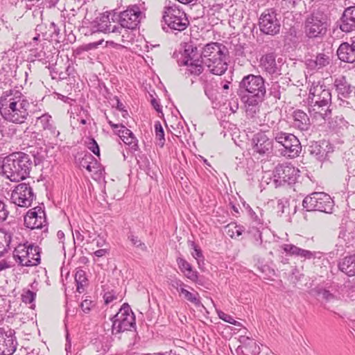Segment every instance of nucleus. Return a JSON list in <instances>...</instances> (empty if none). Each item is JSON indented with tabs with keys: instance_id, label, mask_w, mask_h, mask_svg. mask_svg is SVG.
<instances>
[{
	"instance_id": "12",
	"label": "nucleus",
	"mask_w": 355,
	"mask_h": 355,
	"mask_svg": "<svg viewBox=\"0 0 355 355\" xmlns=\"http://www.w3.org/2000/svg\"><path fill=\"white\" fill-rule=\"evenodd\" d=\"M30 103L27 99L24 98L10 105V107L4 111L1 115L2 117L11 123L16 124L24 123L28 116V107Z\"/></svg>"
},
{
	"instance_id": "35",
	"label": "nucleus",
	"mask_w": 355,
	"mask_h": 355,
	"mask_svg": "<svg viewBox=\"0 0 355 355\" xmlns=\"http://www.w3.org/2000/svg\"><path fill=\"white\" fill-rule=\"evenodd\" d=\"M205 64L203 60H196L195 62L190 61L189 64H178L179 66H187L188 69L185 73L188 75L199 76L204 70L202 64Z\"/></svg>"
},
{
	"instance_id": "55",
	"label": "nucleus",
	"mask_w": 355,
	"mask_h": 355,
	"mask_svg": "<svg viewBox=\"0 0 355 355\" xmlns=\"http://www.w3.org/2000/svg\"><path fill=\"white\" fill-rule=\"evenodd\" d=\"M103 299L105 304H109L114 300L117 299V295L115 291L112 290L111 291L105 292L103 295Z\"/></svg>"
},
{
	"instance_id": "1",
	"label": "nucleus",
	"mask_w": 355,
	"mask_h": 355,
	"mask_svg": "<svg viewBox=\"0 0 355 355\" xmlns=\"http://www.w3.org/2000/svg\"><path fill=\"white\" fill-rule=\"evenodd\" d=\"M265 80L260 75L248 74L239 83L237 94L244 103L247 115L253 118L266 96Z\"/></svg>"
},
{
	"instance_id": "4",
	"label": "nucleus",
	"mask_w": 355,
	"mask_h": 355,
	"mask_svg": "<svg viewBox=\"0 0 355 355\" xmlns=\"http://www.w3.org/2000/svg\"><path fill=\"white\" fill-rule=\"evenodd\" d=\"M228 55V49L224 44L210 42L203 47L200 57L211 73L220 76L227 69Z\"/></svg>"
},
{
	"instance_id": "31",
	"label": "nucleus",
	"mask_w": 355,
	"mask_h": 355,
	"mask_svg": "<svg viewBox=\"0 0 355 355\" xmlns=\"http://www.w3.org/2000/svg\"><path fill=\"white\" fill-rule=\"evenodd\" d=\"M110 12H105L99 17L91 22V31L92 33L104 32L106 33L110 29Z\"/></svg>"
},
{
	"instance_id": "61",
	"label": "nucleus",
	"mask_w": 355,
	"mask_h": 355,
	"mask_svg": "<svg viewBox=\"0 0 355 355\" xmlns=\"http://www.w3.org/2000/svg\"><path fill=\"white\" fill-rule=\"evenodd\" d=\"M169 284L174 288L177 289L178 292L180 288H183V286H186L180 279L177 278L171 279Z\"/></svg>"
},
{
	"instance_id": "17",
	"label": "nucleus",
	"mask_w": 355,
	"mask_h": 355,
	"mask_svg": "<svg viewBox=\"0 0 355 355\" xmlns=\"http://www.w3.org/2000/svg\"><path fill=\"white\" fill-rule=\"evenodd\" d=\"M17 346L15 331L8 327H0V355H12Z\"/></svg>"
},
{
	"instance_id": "32",
	"label": "nucleus",
	"mask_w": 355,
	"mask_h": 355,
	"mask_svg": "<svg viewBox=\"0 0 355 355\" xmlns=\"http://www.w3.org/2000/svg\"><path fill=\"white\" fill-rule=\"evenodd\" d=\"M238 355H257L259 352V347L254 339L246 337L243 345L236 349Z\"/></svg>"
},
{
	"instance_id": "37",
	"label": "nucleus",
	"mask_w": 355,
	"mask_h": 355,
	"mask_svg": "<svg viewBox=\"0 0 355 355\" xmlns=\"http://www.w3.org/2000/svg\"><path fill=\"white\" fill-rule=\"evenodd\" d=\"M11 240V234L0 229V257L7 252Z\"/></svg>"
},
{
	"instance_id": "45",
	"label": "nucleus",
	"mask_w": 355,
	"mask_h": 355,
	"mask_svg": "<svg viewBox=\"0 0 355 355\" xmlns=\"http://www.w3.org/2000/svg\"><path fill=\"white\" fill-rule=\"evenodd\" d=\"M188 244L189 246H190L193 250V252H191V255L197 260L198 264H200V261H204V256L202 250L193 241H189Z\"/></svg>"
},
{
	"instance_id": "29",
	"label": "nucleus",
	"mask_w": 355,
	"mask_h": 355,
	"mask_svg": "<svg viewBox=\"0 0 355 355\" xmlns=\"http://www.w3.org/2000/svg\"><path fill=\"white\" fill-rule=\"evenodd\" d=\"M293 126L300 131H307L311 128L309 116L302 110H296L293 113Z\"/></svg>"
},
{
	"instance_id": "56",
	"label": "nucleus",
	"mask_w": 355,
	"mask_h": 355,
	"mask_svg": "<svg viewBox=\"0 0 355 355\" xmlns=\"http://www.w3.org/2000/svg\"><path fill=\"white\" fill-rule=\"evenodd\" d=\"M31 55L34 57L35 60L39 61L44 60L46 58V52L43 50H38L37 49L31 50Z\"/></svg>"
},
{
	"instance_id": "63",
	"label": "nucleus",
	"mask_w": 355,
	"mask_h": 355,
	"mask_svg": "<svg viewBox=\"0 0 355 355\" xmlns=\"http://www.w3.org/2000/svg\"><path fill=\"white\" fill-rule=\"evenodd\" d=\"M150 103H151V105L153 107V108L158 113H162V107L156 98H152Z\"/></svg>"
},
{
	"instance_id": "26",
	"label": "nucleus",
	"mask_w": 355,
	"mask_h": 355,
	"mask_svg": "<svg viewBox=\"0 0 355 355\" xmlns=\"http://www.w3.org/2000/svg\"><path fill=\"white\" fill-rule=\"evenodd\" d=\"M277 55L274 52L263 55L259 60L261 69L270 75L278 74L279 68L276 62Z\"/></svg>"
},
{
	"instance_id": "62",
	"label": "nucleus",
	"mask_w": 355,
	"mask_h": 355,
	"mask_svg": "<svg viewBox=\"0 0 355 355\" xmlns=\"http://www.w3.org/2000/svg\"><path fill=\"white\" fill-rule=\"evenodd\" d=\"M287 204H288L287 200H278L277 205V213L280 214H279L280 216L285 212L284 209L286 208Z\"/></svg>"
},
{
	"instance_id": "30",
	"label": "nucleus",
	"mask_w": 355,
	"mask_h": 355,
	"mask_svg": "<svg viewBox=\"0 0 355 355\" xmlns=\"http://www.w3.org/2000/svg\"><path fill=\"white\" fill-rule=\"evenodd\" d=\"M176 261L180 271L184 273L188 279L198 284H202L201 281L198 279V272L193 270L192 266L186 259L182 257H178Z\"/></svg>"
},
{
	"instance_id": "54",
	"label": "nucleus",
	"mask_w": 355,
	"mask_h": 355,
	"mask_svg": "<svg viewBox=\"0 0 355 355\" xmlns=\"http://www.w3.org/2000/svg\"><path fill=\"white\" fill-rule=\"evenodd\" d=\"M9 214V211L6 208V205L3 200L0 199V222L6 220Z\"/></svg>"
},
{
	"instance_id": "23",
	"label": "nucleus",
	"mask_w": 355,
	"mask_h": 355,
	"mask_svg": "<svg viewBox=\"0 0 355 355\" xmlns=\"http://www.w3.org/2000/svg\"><path fill=\"white\" fill-rule=\"evenodd\" d=\"M338 59L344 62H355V39L351 38L350 42H343L336 51Z\"/></svg>"
},
{
	"instance_id": "64",
	"label": "nucleus",
	"mask_w": 355,
	"mask_h": 355,
	"mask_svg": "<svg viewBox=\"0 0 355 355\" xmlns=\"http://www.w3.org/2000/svg\"><path fill=\"white\" fill-rule=\"evenodd\" d=\"M65 71L69 78H74L76 74V70L74 69V67L69 63V64L66 67Z\"/></svg>"
},
{
	"instance_id": "28",
	"label": "nucleus",
	"mask_w": 355,
	"mask_h": 355,
	"mask_svg": "<svg viewBox=\"0 0 355 355\" xmlns=\"http://www.w3.org/2000/svg\"><path fill=\"white\" fill-rule=\"evenodd\" d=\"M331 58L329 54L324 53H317L315 58H308L305 60L307 69L310 70H319L330 64Z\"/></svg>"
},
{
	"instance_id": "59",
	"label": "nucleus",
	"mask_w": 355,
	"mask_h": 355,
	"mask_svg": "<svg viewBox=\"0 0 355 355\" xmlns=\"http://www.w3.org/2000/svg\"><path fill=\"white\" fill-rule=\"evenodd\" d=\"M234 55L237 57H243L245 55V46L240 43L234 45Z\"/></svg>"
},
{
	"instance_id": "13",
	"label": "nucleus",
	"mask_w": 355,
	"mask_h": 355,
	"mask_svg": "<svg viewBox=\"0 0 355 355\" xmlns=\"http://www.w3.org/2000/svg\"><path fill=\"white\" fill-rule=\"evenodd\" d=\"M273 8L266 9L261 13L259 19V26L261 32L266 35H276L280 31V21Z\"/></svg>"
},
{
	"instance_id": "15",
	"label": "nucleus",
	"mask_w": 355,
	"mask_h": 355,
	"mask_svg": "<svg viewBox=\"0 0 355 355\" xmlns=\"http://www.w3.org/2000/svg\"><path fill=\"white\" fill-rule=\"evenodd\" d=\"M307 150L312 159L322 163L329 160L334 151V146L327 140L313 141L308 146Z\"/></svg>"
},
{
	"instance_id": "10",
	"label": "nucleus",
	"mask_w": 355,
	"mask_h": 355,
	"mask_svg": "<svg viewBox=\"0 0 355 355\" xmlns=\"http://www.w3.org/2000/svg\"><path fill=\"white\" fill-rule=\"evenodd\" d=\"M327 21L324 15L314 12L306 18L304 30L309 38L323 37L327 31Z\"/></svg>"
},
{
	"instance_id": "6",
	"label": "nucleus",
	"mask_w": 355,
	"mask_h": 355,
	"mask_svg": "<svg viewBox=\"0 0 355 355\" xmlns=\"http://www.w3.org/2000/svg\"><path fill=\"white\" fill-rule=\"evenodd\" d=\"M272 137L274 141L283 148L281 149L282 155L289 158H295L300 155L302 145L295 135L282 130H273Z\"/></svg>"
},
{
	"instance_id": "27",
	"label": "nucleus",
	"mask_w": 355,
	"mask_h": 355,
	"mask_svg": "<svg viewBox=\"0 0 355 355\" xmlns=\"http://www.w3.org/2000/svg\"><path fill=\"white\" fill-rule=\"evenodd\" d=\"M196 60H202L198 47L192 42L185 43L184 53L181 55V58L178 60V64H189V62H195Z\"/></svg>"
},
{
	"instance_id": "21",
	"label": "nucleus",
	"mask_w": 355,
	"mask_h": 355,
	"mask_svg": "<svg viewBox=\"0 0 355 355\" xmlns=\"http://www.w3.org/2000/svg\"><path fill=\"white\" fill-rule=\"evenodd\" d=\"M24 98L21 92L15 88L3 92L0 96V114L3 113L12 104L19 103Z\"/></svg>"
},
{
	"instance_id": "18",
	"label": "nucleus",
	"mask_w": 355,
	"mask_h": 355,
	"mask_svg": "<svg viewBox=\"0 0 355 355\" xmlns=\"http://www.w3.org/2000/svg\"><path fill=\"white\" fill-rule=\"evenodd\" d=\"M141 14L137 5L129 6L125 10L121 12L120 26L124 28L135 29L140 23Z\"/></svg>"
},
{
	"instance_id": "42",
	"label": "nucleus",
	"mask_w": 355,
	"mask_h": 355,
	"mask_svg": "<svg viewBox=\"0 0 355 355\" xmlns=\"http://www.w3.org/2000/svg\"><path fill=\"white\" fill-rule=\"evenodd\" d=\"M128 239L131 242L132 245L139 250L146 252L148 248L146 245L139 239V237L135 235L132 232L128 234Z\"/></svg>"
},
{
	"instance_id": "3",
	"label": "nucleus",
	"mask_w": 355,
	"mask_h": 355,
	"mask_svg": "<svg viewBox=\"0 0 355 355\" xmlns=\"http://www.w3.org/2000/svg\"><path fill=\"white\" fill-rule=\"evenodd\" d=\"M30 156L23 152L12 153L5 157L1 166L3 175L11 182L26 179L32 168Z\"/></svg>"
},
{
	"instance_id": "51",
	"label": "nucleus",
	"mask_w": 355,
	"mask_h": 355,
	"mask_svg": "<svg viewBox=\"0 0 355 355\" xmlns=\"http://www.w3.org/2000/svg\"><path fill=\"white\" fill-rule=\"evenodd\" d=\"M243 207L247 211L249 216L252 219V221L258 223V224H262V219L259 218V216L257 214V213L251 208V207L245 203L243 202Z\"/></svg>"
},
{
	"instance_id": "25",
	"label": "nucleus",
	"mask_w": 355,
	"mask_h": 355,
	"mask_svg": "<svg viewBox=\"0 0 355 355\" xmlns=\"http://www.w3.org/2000/svg\"><path fill=\"white\" fill-rule=\"evenodd\" d=\"M284 251L291 255L304 259V260L315 259V258H320V252H312L308 250H304L293 244H284L282 246Z\"/></svg>"
},
{
	"instance_id": "33",
	"label": "nucleus",
	"mask_w": 355,
	"mask_h": 355,
	"mask_svg": "<svg viewBox=\"0 0 355 355\" xmlns=\"http://www.w3.org/2000/svg\"><path fill=\"white\" fill-rule=\"evenodd\" d=\"M338 266L347 276H355V254L343 258L339 261Z\"/></svg>"
},
{
	"instance_id": "2",
	"label": "nucleus",
	"mask_w": 355,
	"mask_h": 355,
	"mask_svg": "<svg viewBox=\"0 0 355 355\" xmlns=\"http://www.w3.org/2000/svg\"><path fill=\"white\" fill-rule=\"evenodd\" d=\"M331 90L324 81L313 82L309 89L308 96L310 112H313L315 116L318 115L324 121H329L332 114L329 108L331 105Z\"/></svg>"
},
{
	"instance_id": "41",
	"label": "nucleus",
	"mask_w": 355,
	"mask_h": 355,
	"mask_svg": "<svg viewBox=\"0 0 355 355\" xmlns=\"http://www.w3.org/2000/svg\"><path fill=\"white\" fill-rule=\"evenodd\" d=\"M75 281L76 283L77 291L82 293L80 289L83 288V286L86 284L87 282L85 271L80 268H77L75 274Z\"/></svg>"
},
{
	"instance_id": "49",
	"label": "nucleus",
	"mask_w": 355,
	"mask_h": 355,
	"mask_svg": "<svg viewBox=\"0 0 355 355\" xmlns=\"http://www.w3.org/2000/svg\"><path fill=\"white\" fill-rule=\"evenodd\" d=\"M107 96L106 98L108 99L112 103V106L113 107H116L119 111H123L124 106L123 103L121 102L119 98L116 96H112L110 93H107Z\"/></svg>"
},
{
	"instance_id": "22",
	"label": "nucleus",
	"mask_w": 355,
	"mask_h": 355,
	"mask_svg": "<svg viewBox=\"0 0 355 355\" xmlns=\"http://www.w3.org/2000/svg\"><path fill=\"white\" fill-rule=\"evenodd\" d=\"M37 122L40 123L46 138H49V140H56L57 137L60 135V132L57 130L54 121L49 114L45 113L37 117Z\"/></svg>"
},
{
	"instance_id": "9",
	"label": "nucleus",
	"mask_w": 355,
	"mask_h": 355,
	"mask_svg": "<svg viewBox=\"0 0 355 355\" xmlns=\"http://www.w3.org/2000/svg\"><path fill=\"white\" fill-rule=\"evenodd\" d=\"M13 254L15 261L23 266H35L40 263V248L38 245H19Z\"/></svg>"
},
{
	"instance_id": "58",
	"label": "nucleus",
	"mask_w": 355,
	"mask_h": 355,
	"mask_svg": "<svg viewBox=\"0 0 355 355\" xmlns=\"http://www.w3.org/2000/svg\"><path fill=\"white\" fill-rule=\"evenodd\" d=\"M94 305L95 304L93 301L86 299L81 302L80 307L85 313H88Z\"/></svg>"
},
{
	"instance_id": "20",
	"label": "nucleus",
	"mask_w": 355,
	"mask_h": 355,
	"mask_svg": "<svg viewBox=\"0 0 355 355\" xmlns=\"http://www.w3.org/2000/svg\"><path fill=\"white\" fill-rule=\"evenodd\" d=\"M336 24L337 27L345 33L355 31V6L345 8Z\"/></svg>"
},
{
	"instance_id": "14",
	"label": "nucleus",
	"mask_w": 355,
	"mask_h": 355,
	"mask_svg": "<svg viewBox=\"0 0 355 355\" xmlns=\"http://www.w3.org/2000/svg\"><path fill=\"white\" fill-rule=\"evenodd\" d=\"M36 196L29 184L20 183L17 184L11 194L12 202L21 207H28L31 205Z\"/></svg>"
},
{
	"instance_id": "43",
	"label": "nucleus",
	"mask_w": 355,
	"mask_h": 355,
	"mask_svg": "<svg viewBox=\"0 0 355 355\" xmlns=\"http://www.w3.org/2000/svg\"><path fill=\"white\" fill-rule=\"evenodd\" d=\"M248 234H250L254 239V245L257 246H261L263 243L262 233L258 227H251L247 232Z\"/></svg>"
},
{
	"instance_id": "39",
	"label": "nucleus",
	"mask_w": 355,
	"mask_h": 355,
	"mask_svg": "<svg viewBox=\"0 0 355 355\" xmlns=\"http://www.w3.org/2000/svg\"><path fill=\"white\" fill-rule=\"evenodd\" d=\"M179 293L182 294L187 301L193 303L196 306H199L201 304L200 296L198 292L191 293L184 288H180Z\"/></svg>"
},
{
	"instance_id": "19",
	"label": "nucleus",
	"mask_w": 355,
	"mask_h": 355,
	"mask_svg": "<svg viewBox=\"0 0 355 355\" xmlns=\"http://www.w3.org/2000/svg\"><path fill=\"white\" fill-rule=\"evenodd\" d=\"M273 139H270L264 132H259L253 135L252 149L254 153L261 155H268L273 150Z\"/></svg>"
},
{
	"instance_id": "44",
	"label": "nucleus",
	"mask_w": 355,
	"mask_h": 355,
	"mask_svg": "<svg viewBox=\"0 0 355 355\" xmlns=\"http://www.w3.org/2000/svg\"><path fill=\"white\" fill-rule=\"evenodd\" d=\"M312 291L317 295H321L322 297L326 301H330L336 298L335 295L331 293L329 290H327L320 286H316L312 289Z\"/></svg>"
},
{
	"instance_id": "36",
	"label": "nucleus",
	"mask_w": 355,
	"mask_h": 355,
	"mask_svg": "<svg viewBox=\"0 0 355 355\" xmlns=\"http://www.w3.org/2000/svg\"><path fill=\"white\" fill-rule=\"evenodd\" d=\"M268 88V96L272 97L275 101L282 98V94L285 92V88L282 87L277 81H272Z\"/></svg>"
},
{
	"instance_id": "57",
	"label": "nucleus",
	"mask_w": 355,
	"mask_h": 355,
	"mask_svg": "<svg viewBox=\"0 0 355 355\" xmlns=\"http://www.w3.org/2000/svg\"><path fill=\"white\" fill-rule=\"evenodd\" d=\"M49 31H51V37L58 40L60 35V30L54 22H51L49 26Z\"/></svg>"
},
{
	"instance_id": "47",
	"label": "nucleus",
	"mask_w": 355,
	"mask_h": 355,
	"mask_svg": "<svg viewBox=\"0 0 355 355\" xmlns=\"http://www.w3.org/2000/svg\"><path fill=\"white\" fill-rule=\"evenodd\" d=\"M155 132L156 138L159 140V145L162 147L165 143L164 131L159 121L155 123Z\"/></svg>"
},
{
	"instance_id": "5",
	"label": "nucleus",
	"mask_w": 355,
	"mask_h": 355,
	"mask_svg": "<svg viewBox=\"0 0 355 355\" xmlns=\"http://www.w3.org/2000/svg\"><path fill=\"white\" fill-rule=\"evenodd\" d=\"M162 29L166 32H181L189 26V21L185 12L176 5L165 6L163 11Z\"/></svg>"
},
{
	"instance_id": "8",
	"label": "nucleus",
	"mask_w": 355,
	"mask_h": 355,
	"mask_svg": "<svg viewBox=\"0 0 355 355\" xmlns=\"http://www.w3.org/2000/svg\"><path fill=\"white\" fill-rule=\"evenodd\" d=\"M112 322V334H116L125 331H130L135 328V316L130 305L124 303L119 311L111 318Z\"/></svg>"
},
{
	"instance_id": "46",
	"label": "nucleus",
	"mask_w": 355,
	"mask_h": 355,
	"mask_svg": "<svg viewBox=\"0 0 355 355\" xmlns=\"http://www.w3.org/2000/svg\"><path fill=\"white\" fill-rule=\"evenodd\" d=\"M85 144L95 155L98 157L100 156L99 146L94 138L92 137H86Z\"/></svg>"
},
{
	"instance_id": "16",
	"label": "nucleus",
	"mask_w": 355,
	"mask_h": 355,
	"mask_svg": "<svg viewBox=\"0 0 355 355\" xmlns=\"http://www.w3.org/2000/svg\"><path fill=\"white\" fill-rule=\"evenodd\" d=\"M24 225L31 230L43 229L46 232L47 222L44 209L40 206H37L29 209L24 218Z\"/></svg>"
},
{
	"instance_id": "53",
	"label": "nucleus",
	"mask_w": 355,
	"mask_h": 355,
	"mask_svg": "<svg viewBox=\"0 0 355 355\" xmlns=\"http://www.w3.org/2000/svg\"><path fill=\"white\" fill-rule=\"evenodd\" d=\"M218 315L220 319L230 324L236 325L237 323V322L234 319V318L232 315L227 314L222 311H218Z\"/></svg>"
},
{
	"instance_id": "52",
	"label": "nucleus",
	"mask_w": 355,
	"mask_h": 355,
	"mask_svg": "<svg viewBox=\"0 0 355 355\" xmlns=\"http://www.w3.org/2000/svg\"><path fill=\"white\" fill-rule=\"evenodd\" d=\"M36 293L31 290L26 291L21 295V300L26 304H31L35 301Z\"/></svg>"
},
{
	"instance_id": "7",
	"label": "nucleus",
	"mask_w": 355,
	"mask_h": 355,
	"mask_svg": "<svg viewBox=\"0 0 355 355\" xmlns=\"http://www.w3.org/2000/svg\"><path fill=\"white\" fill-rule=\"evenodd\" d=\"M334 206V202L331 196L324 192H313L302 201V207L307 211H318L330 214L332 213Z\"/></svg>"
},
{
	"instance_id": "34",
	"label": "nucleus",
	"mask_w": 355,
	"mask_h": 355,
	"mask_svg": "<svg viewBox=\"0 0 355 355\" xmlns=\"http://www.w3.org/2000/svg\"><path fill=\"white\" fill-rule=\"evenodd\" d=\"M78 162L80 167L85 168L89 172H92L97 164L96 159L89 153H85L83 156L79 157Z\"/></svg>"
},
{
	"instance_id": "40",
	"label": "nucleus",
	"mask_w": 355,
	"mask_h": 355,
	"mask_svg": "<svg viewBox=\"0 0 355 355\" xmlns=\"http://www.w3.org/2000/svg\"><path fill=\"white\" fill-rule=\"evenodd\" d=\"M225 229L227 230V234L231 238L235 236H240L245 232V228L241 225H237L234 223L228 224Z\"/></svg>"
},
{
	"instance_id": "48",
	"label": "nucleus",
	"mask_w": 355,
	"mask_h": 355,
	"mask_svg": "<svg viewBox=\"0 0 355 355\" xmlns=\"http://www.w3.org/2000/svg\"><path fill=\"white\" fill-rule=\"evenodd\" d=\"M125 144L128 145L130 149L135 152L139 150V146H138V140L135 137V135H132L131 137H128L126 138H122L121 139Z\"/></svg>"
},
{
	"instance_id": "50",
	"label": "nucleus",
	"mask_w": 355,
	"mask_h": 355,
	"mask_svg": "<svg viewBox=\"0 0 355 355\" xmlns=\"http://www.w3.org/2000/svg\"><path fill=\"white\" fill-rule=\"evenodd\" d=\"M204 92L205 95L211 102H214L217 100V91L214 89L211 85L205 84L204 86Z\"/></svg>"
},
{
	"instance_id": "38",
	"label": "nucleus",
	"mask_w": 355,
	"mask_h": 355,
	"mask_svg": "<svg viewBox=\"0 0 355 355\" xmlns=\"http://www.w3.org/2000/svg\"><path fill=\"white\" fill-rule=\"evenodd\" d=\"M31 153L34 159V163L35 166L40 165L47 157V149L43 147H35L33 150L31 151Z\"/></svg>"
},
{
	"instance_id": "60",
	"label": "nucleus",
	"mask_w": 355,
	"mask_h": 355,
	"mask_svg": "<svg viewBox=\"0 0 355 355\" xmlns=\"http://www.w3.org/2000/svg\"><path fill=\"white\" fill-rule=\"evenodd\" d=\"M348 98H338V100L339 101V106L340 107H345V108H349V109L355 110L354 103H352V102L349 101L347 100Z\"/></svg>"
},
{
	"instance_id": "11",
	"label": "nucleus",
	"mask_w": 355,
	"mask_h": 355,
	"mask_svg": "<svg viewBox=\"0 0 355 355\" xmlns=\"http://www.w3.org/2000/svg\"><path fill=\"white\" fill-rule=\"evenodd\" d=\"M300 177V171L291 164H278L273 171L275 187L295 184Z\"/></svg>"
},
{
	"instance_id": "24",
	"label": "nucleus",
	"mask_w": 355,
	"mask_h": 355,
	"mask_svg": "<svg viewBox=\"0 0 355 355\" xmlns=\"http://www.w3.org/2000/svg\"><path fill=\"white\" fill-rule=\"evenodd\" d=\"M333 87L335 89L338 98H350L355 89V87L349 83L345 76L336 77L333 82Z\"/></svg>"
}]
</instances>
